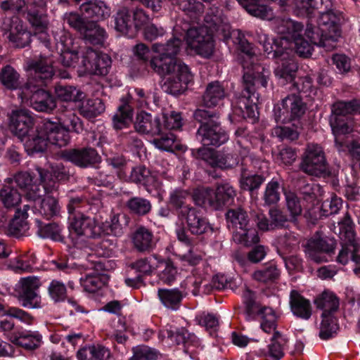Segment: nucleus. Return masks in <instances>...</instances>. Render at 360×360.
<instances>
[{
	"mask_svg": "<svg viewBox=\"0 0 360 360\" xmlns=\"http://www.w3.org/2000/svg\"><path fill=\"white\" fill-rule=\"evenodd\" d=\"M236 196V191L229 184H220L214 191L216 210L223 206L231 204Z\"/></svg>",
	"mask_w": 360,
	"mask_h": 360,
	"instance_id": "nucleus-46",
	"label": "nucleus"
},
{
	"mask_svg": "<svg viewBox=\"0 0 360 360\" xmlns=\"http://www.w3.org/2000/svg\"><path fill=\"white\" fill-rule=\"evenodd\" d=\"M158 296L164 307L168 309L176 311L180 307L184 294L178 288H159Z\"/></svg>",
	"mask_w": 360,
	"mask_h": 360,
	"instance_id": "nucleus-33",
	"label": "nucleus"
},
{
	"mask_svg": "<svg viewBox=\"0 0 360 360\" xmlns=\"http://www.w3.org/2000/svg\"><path fill=\"white\" fill-rule=\"evenodd\" d=\"M243 153L239 165L240 186L243 190L253 194L264 182L266 177L263 174H257L253 171V168L259 163V161L255 160L251 155H245L248 153L245 149L243 150Z\"/></svg>",
	"mask_w": 360,
	"mask_h": 360,
	"instance_id": "nucleus-11",
	"label": "nucleus"
},
{
	"mask_svg": "<svg viewBox=\"0 0 360 360\" xmlns=\"http://www.w3.org/2000/svg\"><path fill=\"white\" fill-rule=\"evenodd\" d=\"M268 54H271L272 57L276 59L278 66L275 69V75L279 78L292 82L298 67L294 59L290 57L289 51L276 47L272 52H268Z\"/></svg>",
	"mask_w": 360,
	"mask_h": 360,
	"instance_id": "nucleus-17",
	"label": "nucleus"
},
{
	"mask_svg": "<svg viewBox=\"0 0 360 360\" xmlns=\"http://www.w3.org/2000/svg\"><path fill=\"white\" fill-rule=\"evenodd\" d=\"M162 127L160 119L158 116H153L143 111L136 115L134 128L139 133L160 135L162 134Z\"/></svg>",
	"mask_w": 360,
	"mask_h": 360,
	"instance_id": "nucleus-23",
	"label": "nucleus"
},
{
	"mask_svg": "<svg viewBox=\"0 0 360 360\" xmlns=\"http://www.w3.org/2000/svg\"><path fill=\"white\" fill-rule=\"evenodd\" d=\"M239 49L245 55L243 56V67L245 72L243 77V89L240 95L236 97L235 106L244 118L255 120L258 115L257 103L259 98L256 89L259 86H266L269 71L253 63L255 53L251 44L245 39L240 40Z\"/></svg>",
	"mask_w": 360,
	"mask_h": 360,
	"instance_id": "nucleus-2",
	"label": "nucleus"
},
{
	"mask_svg": "<svg viewBox=\"0 0 360 360\" xmlns=\"http://www.w3.org/2000/svg\"><path fill=\"white\" fill-rule=\"evenodd\" d=\"M35 209L45 219H50L59 214L60 207L56 198L47 195L35 203Z\"/></svg>",
	"mask_w": 360,
	"mask_h": 360,
	"instance_id": "nucleus-37",
	"label": "nucleus"
},
{
	"mask_svg": "<svg viewBox=\"0 0 360 360\" xmlns=\"http://www.w3.org/2000/svg\"><path fill=\"white\" fill-rule=\"evenodd\" d=\"M110 57L103 52L96 51L91 48H86L83 52L82 65L84 70L91 75H106L111 67Z\"/></svg>",
	"mask_w": 360,
	"mask_h": 360,
	"instance_id": "nucleus-14",
	"label": "nucleus"
},
{
	"mask_svg": "<svg viewBox=\"0 0 360 360\" xmlns=\"http://www.w3.org/2000/svg\"><path fill=\"white\" fill-rule=\"evenodd\" d=\"M280 271L274 264H270L261 269L255 271L252 278L260 283H266L274 282L278 278Z\"/></svg>",
	"mask_w": 360,
	"mask_h": 360,
	"instance_id": "nucleus-58",
	"label": "nucleus"
},
{
	"mask_svg": "<svg viewBox=\"0 0 360 360\" xmlns=\"http://www.w3.org/2000/svg\"><path fill=\"white\" fill-rule=\"evenodd\" d=\"M317 308L323 311L322 317L333 316L339 307V300L335 294L330 292H323L314 302Z\"/></svg>",
	"mask_w": 360,
	"mask_h": 360,
	"instance_id": "nucleus-36",
	"label": "nucleus"
},
{
	"mask_svg": "<svg viewBox=\"0 0 360 360\" xmlns=\"http://www.w3.org/2000/svg\"><path fill=\"white\" fill-rule=\"evenodd\" d=\"M44 130L46 132L49 143L63 147L69 143L70 136L68 131L59 123L49 120H44Z\"/></svg>",
	"mask_w": 360,
	"mask_h": 360,
	"instance_id": "nucleus-27",
	"label": "nucleus"
},
{
	"mask_svg": "<svg viewBox=\"0 0 360 360\" xmlns=\"http://www.w3.org/2000/svg\"><path fill=\"white\" fill-rule=\"evenodd\" d=\"M196 121L201 123L196 132V139L203 146L218 147L227 141L228 135L220 126L217 112L198 108L193 114Z\"/></svg>",
	"mask_w": 360,
	"mask_h": 360,
	"instance_id": "nucleus-5",
	"label": "nucleus"
},
{
	"mask_svg": "<svg viewBox=\"0 0 360 360\" xmlns=\"http://www.w3.org/2000/svg\"><path fill=\"white\" fill-rule=\"evenodd\" d=\"M105 278L99 274H89L80 278V283L88 292H96L105 284Z\"/></svg>",
	"mask_w": 360,
	"mask_h": 360,
	"instance_id": "nucleus-53",
	"label": "nucleus"
},
{
	"mask_svg": "<svg viewBox=\"0 0 360 360\" xmlns=\"http://www.w3.org/2000/svg\"><path fill=\"white\" fill-rule=\"evenodd\" d=\"M360 114V101H338L332 106V115L335 117L347 118V115Z\"/></svg>",
	"mask_w": 360,
	"mask_h": 360,
	"instance_id": "nucleus-44",
	"label": "nucleus"
},
{
	"mask_svg": "<svg viewBox=\"0 0 360 360\" xmlns=\"http://www.w3.org/2000/svg\"><path fill=\"white\" fill-rule=\"evenodd\" d=\"M214 167L229 169L239 165L238 155L233 153L217 152Z\"/></svg>",
	"mask_w": 360,
	"mask_h": 360,
	"instance_id": "nucleus-59",
	"label": "nucleus"
},
{
	"mask_svg": "<svg viewBox=\"0 0 360 360\" xmlns=\"http://www.w3.org/2000/svg\"><path fill=\"white\" fill-rule=\"evenodd\" d=\"M0 200L6 208H14L20 202L21 195L13 186H4L0 190Z\"/></svg>",
	"mask_w": 360,
	"mask_h": 360,
	"instance_id": "nucleus-50",
	"label": "nucleus"
},
{
	"mask_svg": "<svg viewBox=\"0 0 360 360\" xmlns=\"http://www.w3.org/2000/svg\"><path fill=\"white\" fill-rule=\"evenodd\" d=\"M333 231L338 234L342 240V249L337 257V261L345 264L349 258L354 261V255H356L360 248L359 240L356 237L354 230V224L346 213L345 217L334 225Z\"/></svg>",
	"mask_w": 360,
	"mask_h": 360,
	"instance_id": "nucleus-9",
	"label": "nucleus"
},
{
	"mask_svg": "<svg viewBox=\"0 0 360 360\" xmlns=\"http://www.w3.org/2000/svg\"><path fill=\"white\" fill-rule=\"evenodd\" d=\"M323 0H297L295 11L298 15L311 17L314 12L319 9V5Z\"/></svg>",
	"mask_w": 360,
	"mask_h": 360,
	"instance_id": "nucleus-63",
	"label": "nucleus"
},
{
	"mask_svg": "<svg viewBox=\"0 0 360 360\" xmlns=\"http://www.w3.org/2000/svg\"><path fill=\"white\" fill-rule=\"evenodd\" d=\"M115 30L129 37H133L135 34V27L132 20L131 12L127 7L117 10L113 16Z\"/></svg>",
	"mask_w": 360,
	"mask_h": 360,
	"instance_id": "nucleus-29",
	"label": "nucleus"
},
{
	"mask_svg": "<svg viewBox=\"0 0 360 360\" xmlns=\"http://www.w3.org/2000/svg\"><path fill=\"white\" fill-rule=\"evenodd\" d=\"M44 0H5L1 2V9L13 14H27V20L34 27H44L46 15Z\"/></svg>",
	"mask_w": 360,
	"mask_h": 360,
	"instance_id": "nucleus-7",
	"label": "nucleus"
},
{
	"mask_svg": "<svg viewBox=\"0 0 360 360\" xmlns=\"http://www.w3.org/2000/svg\"><path fill=\"white\" fill-rule=\"evenodd\" d=\"M20 75L10 65H6L0 71V82L7 89L15 90L20 87Z\"/></svg>",
	"mask_w": 360,
	"mask_h": 360,
	"instance_id": "nucleus-42",
	"label": "nucleus"
},
{
	"mask_svg": "<svg viewBox=\"0 0 360 360\" xmlns=\"http://www.w3.org/2000/svg\"><path fill=\"white\" fill-rule=\"evenodd\" d=\"M167 338L177 345L183 344L186 347L189 345L195 346L198 344V338L184 328H176L174 330H167Z\"/></svg>",
	"mask_w": 360,
	"mask_h": 360,
	"instance_id": "nucleus-47",
	"label": "nucleus"
},
{
	"mask_svg": "<svg viewBox=\"0 0 360 360\" xmlns=\"http://www.w3.org/2000/svg\"><path fill=\"white\" fill-rule=\"evenodd\" d=\"M233 240L246 246L256 244L259 240L257 231L255 229H250L249 226L240 231H237L233 236Z\"/></svg>",
	"mask_w": 360,
	"mask_h": 360,
	"instance_id": "nucleus-55",
	"label": "nucleus"
},
{
	"mask_svg": "<svg viewBox=\"0 0 360 360\" xmlns=\"http://www.w3.org/2000/svg\"><path fill=\"white\" fill-rule=\"evenodd\" d=\"M279 245L278 252L282 254L290 253L296 250L299 247L300 240L294 233H286L278 238Z\"/></svg>",
	"mask_w": 360,
	"mask_h": 360,
	"instance_id": "nucleus-57",
	"label": "nucleus"
},
{
	"mask_svg": "<svg viewBox=\"0 0 360 360\" xmlns=\"http://www.w3.org/2000/svg\"><path fill=\"white\" fill-rule=\"evenodd\" d=\"M343 20L340 12L329 11L322 13L317 20V26L308 22L304 34L312 44L328 47L330 41H338L341 34L340 25Z\"/></svg>",
	"mask_w": 360,
	"mask_h": 360,
	"instance_id": "nucleus-4",
	"label": "nucleus"
},
{
	"mask_svg": "<svg viewBox=\"0 0 360 360\" xmlns=\"http://www.w3.org/2000/svg\"><path fill=\"white\" fill-rule=\"evenodd\" d=\"M227 93L222 84L218 81L209 83L202 95V104L207 108H214L222 103Z\"/></svg>",
	"mask_w": 360,
	"mask_h": 360,
	"instance_id": "nucleus-28",
	"label": "nucleus"
},
{
	"mask_svg": "<svg viewBox=\"0 0 360 360\" xmlns=\"http://www.w3.org/2000/svg\"><path fill=\"white\" fill-rule=\"evenodd\" d=\"M81 36L86 43L93 45H103L107 37V33L96 22L91 20L87 23V26Z\"/></svg>",
	"mask_w": 360,
	"mask_h": 360,
	"instance_id": "nucleus-34",
	"label": "nucleus"
},
{
	"mask_svg": "<svg viewBox=\"0 0 360 360\" xmlns=\"http://www.w3.org/2000/svg\"><path fill=\"white\" fill-rule=\"evenodd\" d=\"M277 31L282 34H287L291 39L297 36L299 32L303 31V25L290 18H281L277 20Z\"/></svg>",
	"mask_w": 360,
	"mask_h": 360,
	"instance_id": "nucleus-52",
	"label": "nucleus"
},
{
	"mask_svg": "<svg viewBox=\"0 0 360 360\" xmlns=\"http://www.w3.org/2000/svg\"><path fill=\"white\" fill-rule=\"evenodd\" d=\"M40 285V281L36 276L20 278L16 292L18 299L22 307L28 309L41 307V297L36 292Z\"/></svg>",
	"mask_w": 360,
	"mask_h": 360,
	"instance_id": "nucleus-13",
	"label": "nucleus"
},
{
	"mask_svg": "<svg viewBox=\"0 0 360 360\" xmlns=\"http://www.w3.org/2000/svg\"><path fill=\"white\" fill-rule=\"evenodd\" d=\"M41 339V335L37 331L24 330L12 335L9 340L27 350H34L40 346Z\"/></svg>",
	"mask_w": 360,
	"mask_h": 360,
	"instance_id": "nucleus-32",
	"label": "nucleus"
},
{
	"mask_svg": "<svg viewBox=\"0 0 360 360\" xmlns=\"http://www.w3.org/2000/svg\"><path fill=\"white\" fill-rule=\"evenodd\" d=\"M126 207L129 213L136 217H143L149 214L152 210L151 202L144 198L134 196L130 198L126 202Z\"/></svg>",
	"mask_w": 360,
	"mask_h": 360,
	"instance_id": "nucleus-41",
	"label": "nucleus"
},
{
	"mask_svg": "<svg viewBox=\"0 0 360 360\" xmlns=\"http://www.w3.org/2000/svg\"><path fill=\"white\" fill-rule=\"evenodd\" d=\"M27 70L29 77L25 86H28V89L46 86L52 80L56 72L52 55L41 54L39 57L30 60L27 63Z\"/></svg>",
	"mask_w": 360,
	"mask_h": 360,
	"instance_id": "nucleus-10",
	"label": "nucleus"
},
{
	"mask_svg": "<svg viewBox=\"0 0 360 360\" xmlns=\"http://www.w3.org/2000/svg\"><path fill=\"white\" fill-rule=\"evenodd\" d=\"M181 44V39L176 37L169 39L166 44H153V51L159 55L150 60V65L154 72L161 77H166L162 86L164 91L174 96L183 94L193 80V75L188 67L175 58Z\"/></svg>",
	"mask_w": 360,
	"mask_h": 360,
	"instance_id": "nucleus-1",
	"label": "nucleus"
},
{
	"mask_svg": "<svg viewBox=\"0 0 360 360\" xmlns=\"http://www.w3.org/2000/svg\"><path fill=\"white\" fill-rule=\"evenodd\" d=\"M286 341L282 334L275 331L269 345V356L274 360H280L284 355L283 346Z\"/></svg>",
	"mask_w": 360,
	"mask_h": 360,
	"instance_id": "nucleus-56",
	"label": "nucleus"
},
{
	"mask_svg": "<svg viewBox=\"0 0 360 360\" xmlns=\"http://www.w3.org/2000/svg\"><path fill=\"white\" fill-rule=\"evenodd\" d=\"M281 181L272 179L266 185L264 191L262 199L265 205H276L281 199Z\"/></svg>",
	"mask_w": 360,
	"mask_h": 360,
	"instance_id": "nucleus-49",
	"label": "nucleus"
},
{
	"mask_svg": "<svg viewBox=\"0 0 360 360\" xmlns=\"http://www.w3.org/2000/svg\"><path fill=\"white\" fill-rule=\"evenodd\" d=\"M6 39L16 48H24L31 41V34L17 15L7 18L3 23Z\"/></svg>",
	"mask_w": 360,
	"mask_h": 360,
	"instance_id": "nucleus-15",
	"label": "nucleus"
},
{
	"mask_svg": "<svg viewBox=\"0 0 360 360\" xmlns=\"http://www.w3.org/2000/svg\"><path fill=\"white\" fill-rule=\"evenodd\" d=\"M55 94L58 99L65 102L80 101L85 96L84 93L75 86L60 84H57L55 86Z\"/></svg>",
	"mask_w": 360,
	"mask_h": 360,
	"instance_id": "nucleus-40",
	"label": "nucleus"
},
{
	"mask_svg": "<svg viewBox=\"0 0 360 360\" xmlns=\"http://www.w3.org/2000/svg\"><path fill=\"white\" fill-rule=\"evenodd\" d=\"M61 157L64 160L82 169L94 167L101 161L97 150L91 147L65 150Z\"/></svg>",
	"mask_w": 360,
	"mask_h": 360,
	"instance_id": "nucleus-16",
	"label": "nucleus"
},
{
	"mask_svg": "<svg viewBox=\"0 0 360 360\" xmlns=\"http://www.w3.org/2000/svg\"><path fill=\"white\" fill-rule=\"evenodd\" d=\"M299 168L304 173L316 177L331 175L325 151L317 143H308L301 157Z\"/></svg>",
	"mask_w": 360,
	"mask_h": 360,
	"instance_id": "nucleus-8",
	"label": "nucleus"
},
{
	"mask_svg": "<svg viewBox=\"0 0 360 360\" xmlns=\"http://www.w3.org/2000/svg\"><path fill=\"white\" fill-rule=\"evenodd\" d=\"M105 110L103 101L98 98H90L83 103L79 108L80 115L87 119L95 118Z\"/></svg>",
	"mask_w": 360,
	"mask_h": 360,
	"instance_id": "nucleus-45",
	"label": "nucleus"
},
{
	"mask_svg": "<svg viewBox=\"0 0 360 360\" xmlns=\"http://www.w3.org/2000/svg\"><path fill=\"white\" fill-rule=\"evenodd\" d=\"M258 315L260 316L261 328L266 333H271L276 331L277 316L275 311L272 308L270 307H262L258 311Z\"/></svg>",
	"mask_w": 360,
	"mask_h": 360,
	"instance_id": "nucleus-54",
	"label": "nucleus"
},
{
	"mask_svg": "<svg viewBox=\"0 0 360 360\" xmlns=\"http://www.w3.org/2000/svg\"><path fill=\"white\" fill-rule=\"evenodd\" d=\"M22 101L27 103L33 109L39 112H50L56 108L54 96L42 87L25 86L21 94Z\"/></svg>",
	"mask_w": 360,
	"mask_h": 360,
	"instance_id": "nucleus-12",
	"label": "nucleus"
},
{
	"mask_svg": "<svg viewBox=\"0 0 360 360\" xmlns=\"http://www.w3.org/2000/svg\"><path fill=\"white\" fill-rule=\"evenodd\" d=\"M281 105L287 110L292 120L300 117L306 109L302 98L295 93L285 97L282 100Z\"/></svg>",
	"mask_w": 360,
	"mask_h": 360,
	"instance_id": "nucleus-38",
	"label": "nucleus"
},
{
	"mask_svg": "<svg viewBox=\"0 0 360 360\" xmlns=\"http://www.w3.org/2000/svg\"><path fill=\"white\" fill-rule=\"evenodd\" d=\"M335 245V241L333 238L316 235L308 240L305 252L311 260L316 263H321L326 260L322 254L333 252Z\"/></svg>",
	"mask_w": 360,
	"mask_h": 360,
	"instance_id": "nucleus-18",
	"label": "nucleus"
},
{
	"mask_svg": "<svg viewBox=\"0 0 360 360\" xmlns=\"http://www.w3.org/2000/svg\"><path fill=\"white\" fill-rule=\"evenodd\" d=\"M159 279L166 284H171L177 275V269L170 259H160L158 262Z\"/></svg>",
	"mask_w": 360,
	"mask_h": 360,
	"instance_id": "nucleus-48",
	"label": "nucleus"
},
{
	"mask_svg": "<svg viewBox=\"0 0 360 360\" xmlns=\"http://www.w3.org/2000/svg\"><path fill=\"white\" fill-rule=\"evenodd\" d=\"M193 199L196 205L204 207H209L216 210L214 200V191L210 188L197 189L193 194Z\"/></svg>",
	"mask_w": 360,
	"mask_h": 360,
	"instance_id": "nucleus-51",
	"label": "nucleus"
},
{
	"mask_svg": "<svg viewBox=\"0 0 360 360\" xmlns=\"http://www.w3.org/2000/svg\"><path fill=\"white\" fill-rule=\"evenodd\" d=\"M70 221V231H74L77 236L95 238L99 235L96 220L93 217L83 214L72 218Z\"/></svg>",
	"mask_w": 360,
	"mask_h": 360,
	"instance_id": "nucleus-25",
	"label": "nucleus"
},
{
	"mask_svg": "<svg viewBox=\"0 0 360 360\" xmlns=\"http://www.w3.org/2000/svg\"><path fill=\"white\" fill-rule=\"evenodd\" d=\"M205 26L191 27L186 32V42L195 52L204 57H210L214 51L212 34L215 32L224 38L231 36V26L222 11L218 7H211L205 18Z\"/></svg>",
	"mask_w": 360,
	"mask_h": 360,
	"instance_id": "nucleus-3",
	"label": "nucleus"
},
{
	"mask_svg": "<svg viewBox=\"0 0 360 360\" xmlns=\"http://www.w3.org/2000/svg\"><path fill=\"white\" fill-rule=\"evenodd\" d=\"M290 306L293 315L297 318L308 320L312 314L310 302L302 297L297 290H292L290 294Z\"/></svg>",
	"mask_w": 360,
	"mask_h": 360,
	"instance_id": "nucleus-30",
	"label": "nucleus"
},
{
	"mask_svg": "<svg viewBox=\"0 0 360 360\" xmlns=\"http://www.w3.org/2000/svg\"><path fill=\"white\" fill-rule=\"evenodd\" d=\"M285 197L286 207L290 212V220L292 222H295L297 217L302 212L300 200L297 195L293 192L285 193Z\"/></svg>",
	"mask_w": 360,
	"mask_h": 360,
	"instance_id": "nucleus-61",
	"label": "nucleus"
},
{
	"mask_svg": "<svg viewBox=\"0 0 360 360\" xmlns=\"http://www.w3.org/2000/svg\"><path fill=\"white\" fill-rule=\"evenodd\" d=\"M189 197L190 193L186 190H175L170 193L169 203L174 209L177 217L194 207L186 203Z\"/></svg>",
	"mask_w": 360,
	"mask_h": 360,
	"instance_id": "nucleus-39",
	"label": "nucleus"
},
{
	"mask_svg": "<svg viewBox=\"0 0 360 360\" xmlns=\"http://www.w3.org/2000/svg\"><path fill=\"white\" fill-rule=\"evenodd\" d=\"M228 226L240 231L249 226L250 219L247 212L240 207L229 209L226 213Z\"/></svg>",
	"mask_w": 360,
	"mask_h": 360,
	"instance_id": "nucleus-35",
	"label": "nucleus"
},
{
	"mask_svg": "<svg viewBox=\"0 0 360 360\" xmlns=\"http://www.w3.org/2000/svg\"><path fill=\"white\" fill-rule=\"evenodd\" d=\"M248 13L251 15L263 20H271L273 18V12L271 8L266 5L258 4L255 0H237Z\"/></svg>",
	"mask_w": 360,
	"mask_h": 360,
	"instance_id": "nucleus-43",
	"label": "nucleus"
},
{
	"mask_svg": "<svg viewBox=\"0 0 360 360\" xmlns=\"http://www.w3.org/2000/svg\"><path fill=\"white\" fill-rule=\"evenodd\" d=\"M34 125V118L26 110H14L10 116V129L22 141L29 134Z\"/></svg>",
	"mask_w": 360,
	"mask_h": 360,
	"instance_id": "nucleus-20",
	"label": "nucleus"
},
{
	"mask_svg": "<svg viewBox=\"0 0 360 360\" xmlns=\"http://www.w3.org/2000/svg\"><path fill=\"white\" fill-rule=\"evenodd\" d=\"M24 146L29 155L44 152L49 143L46 132L44 130V121L37 129L25 138Z\"/></svg>",
	"mask_w": 360,
	"mask_h": 360,
	"instance_id": "nucleus-24",
	"label": "nucleus"
},
{
	"mask_svg": "<svg viewBox=\"0 0 360 360\" xmlns=\"http://www.w3.org/2000/svg\"><path fill=\"white\" fill-rule=\"evenodd\" d=\"M133 356L130 360H156L160 352L146 345H139L133 348Z\"/></svg>",
	"mask_w": 360,
	"mask_h": 360,
	"instance_id": "nucleus-64",
	"label": "nucleus"
},
{
	"mask_svg": "<svg viewBox=\"0 0 360 360\" xmlns=\"http://www.w3.org/2000/svg\"><path fill=\"white\" fill-rule=\"evenodd\" d=\"M131 241L134 248L141 253H149L156 246V241L153 231L143 226L138 227L132 234Z\"/></svg>",
	"mask_w": 360,
	"mask_h": 360,
	"instance_id": "nucleus-22",
	"label": "nucleus"
},
{
	"mask_svg": "<svg viewBox=\"0 0 360 360\" xmlns=\"http://www.w3.org/2000/svg\"><path fill=\"white\" fill-rule=\"evenodd\" d=\"M320 326L319 337L322 340H328L334 337L338 330L337 320L334 316L322 317Z\"/></svg>",
	"mask_w": 360,
	"mask_h": 360,
	"instance_id": "nucleus-60",
	"label": "nucleus"
},
{
	"mask_svg": "<svg viewBox=\"0 0 360 360\" xmlns=\"http://www.w3.org/2000/svg\"><path fill=\"white\" fill-rule=\"evenodd\" d=\"M29 209V205H25L22 210L17 209L13 219L9 222L4 210H0V231H6L8 228L9 234L17 236L25 230L27 226L25 220L28 217L27 210Z\"/></svg>",
	"mask_w": 360,
	"mask_h": 360,
	"instance_id": "nucleus-19",
	"label": "nucleus"
},
{
	"mask_svg": "<svg viewBox=\"0 0 360 360\" xmlns=\"http://www.w3.org/2000/svg\"><path fill=\"white\" fill-rule=\"evenodd\" d=\"M177 219L183 225L176 229L177 238L186 245H191L193 242L187 233L188 231L193 236H198L212 230L209 220L202 210L196 207H192Z\"/></svg>",
	"mask_w": 360,
	"mask_h": 360,
	"instance_id": "nucleus-6",
	"label": "nucleus"
},
{
	"mask_svg": "<svg viewBox=\"0 0 360 360\" xmlns=\"http://www.w3.org/2000/svg\"><path fill=\"white\" fill-rule=\"evenodd\" d=\"M133 108L129 105L128 97L120 99V104L117 110L112 117V125L115 129H122L127 127L131 122Z\"/></svg>",
	"mask_w": 360,
	"mask_h": 360,
	"instance_id": "nucleus-31",
	"label": "nucleus"
},
{
	"mask_svg": "<svg viewBox=\"0 0 360 360\" xmlns=\"http://www.w3.org/2000/svg\"><path fill=\"white\" fill-rule=\"evenodd\" d=\"M120 218V214L112 213L109 219L102 224L103 231L108 235L120 236L122 234L123 227Z\"/></svg>",
	"mask_w": 360,
	"mask_h": 360,
	"instance_id": "nucleus-62",
	"label": "nucleus"
},
{
	"mask_svg": "<svg viewBox=\"0 0 360 360\" xmlns=\"http://www.w3.org/2000/svg\"><path fill=\"white\" fill-rule=\"evenodd\" d=\"M330 125L335 136V146L337 150L346 149V141L342 136L352 131L353 122L349 118L330 115Z\"/></svg>",
	"mask_w": 360,
	"mask_h": 360,
	"instance_id": "nucleus-21",
	"label": "nucleus"
},
{
	"mask_svg": "<svg viewBox=\"0 0 360 360\" xmlns=\"http://www.w3.org/2000/svg\"><path fill=\"white\" fill-rule=\"evenodd\" d=\"M79 10L85 18H92L95 22L110 15V8L104 1L99 0L85 1L79 6Z\"/></svg>",
	"mask_w": 360,
	"mask_h": 360,
	"instance_id": "nucleus-26",
	"label": "nucleus"
}]
</instances>
